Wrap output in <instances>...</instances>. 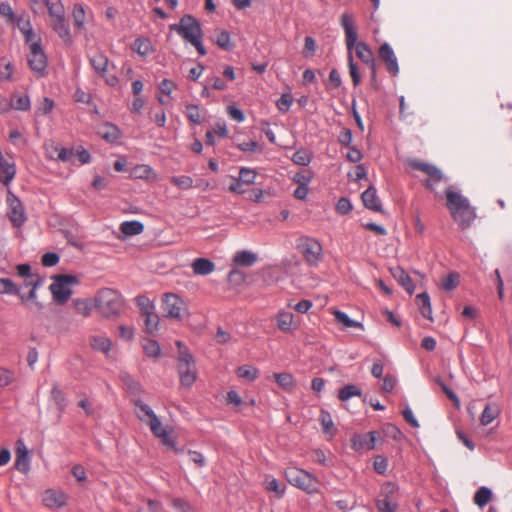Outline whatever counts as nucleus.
Instances as JSON below:
<instances>
[{"instance_id":"nucleus-1","label":"nucleus","mask_w":512,"mask_h":512,"mask_svg":"<svg viewBox=\"0 0 512 512\" xmlns=\"http://www.w3.org/2000/svg\"><path fill=\"white\" fill-rule=\"evenodd\" d=\"M30 7L35 14L47 12L49 26L65 43L71 42L70 29L61 0H30Z\"/></svg>"},{"instance_id":"nucleus-2","label":"nucleus","mask_w":512,"mask_h":512,"mask_svg":"<svg viewBox=\"0 0 512 512\" xmlns=\"http://www.w3.org/2000/svg\"><path fill=\"white\" fill-rule=\"evenodd\" d=\"M94 307L105 318L120 315L124 308V298L120 292L112 288L100 289L93 298Z\"/></svg>"},{"instance_id":"nucleus-3","label":"nucleus","mask_w":512,"mask_h":512,"mask_svg":"<svg viewBox=\"0 0 512 512\" xmlns=\"http://www.w3.org/2000/svg\"><path fill=\"white\" fill-rule=\"evenodd\" d=\"M284 475L291 485L308 494H316L320 492L318 479L306 470L291 466L285 469Z\"/></svg>"},{"instance_id":"nucleus-4","label":"nucleus","mask_w":512,"mask_h":512,"mask_svg":"<svg viewBox=\"0 0 512 512\" xmlns=\"http://www.w3.org/2000/svg\"><path fill=\"white\" fill-rule=\"evenodd\" d=\"M176 345L178 347V371L181 385L191 387L196 380L194 359L181 341H177Z\"/></svg>"},{"instance_id":"nucleus-5","label":"nucleus","mask_w":512,"mask_h":512,"mask_svg":"<svg viewBox=\"0 0 512 512\" xmlns=\"http://www.w3.org/2000/svg\"><path fill=\"white\" fill-rule=\"evenodd\" d=\"M296 248L309 266L316 267L322 261V245L315 238L301 236L297 240Z\"/></svg>"},{"instance_id":"nucleus-6","label":"nucleus","mask_w":512,"mask_h":512,"mask_svg":"<svg viewBox=\"0 0 512 512\" xmlns=\"http://www.w3.org/2000/svg\"><path fill=\"white\" fill-rule=\"evenodd\" d=\"M170 29L176 31L189 43L203 37L200 23L192 15H184L178 24L170 25Z\"/></svg>"},{"instance_id":"nucleus-7","label":"nucleus","mask_w":512,"mask_h":512,"mask_svg":"<svg viewBox=\"0 0 512 512\" xmlns=\"http://www.w3.org/2000/svg\"><path fill=\"white\" fill-rule=\"evenodd\" d=\"M398 487L392 482L381 486L380 494L375 501L378 512H396L398 509Z\"/></svg>"},{"instance_id":"nucleus-8","label":"nucleus","mask_w":512,"mask_h":512,"mask_svg":"<svg viewBox=\"0 0 512 512\" xmlns=\"http://www.w3.org/2000/svg\"><path fill=\"white\" fill-rule=\"evenodd\" d=\"M29 46L27 61L30 69L38 76L42 77L46 73L47 57L41 46V39L26 43Z\"/></svg>"},{"instance_id":"nucleus-9","label":"nucleus","mask_w":512,"mask_h":512,"mask_svg":"<svg viewBox=\"0 0 512 512\" xmlns=\"http://www.w3.org/2000/svg\"><path fill=\"white\" fill-rule=\"evenodd\" d=\"M78 283L74 275H57L54 282L50 285V291L54 300L59 303H65L71 296V287Z\"/></svg>"},{"instance_id":"nucleus-10","label":"nucleus","mask_w":512,"mask_h":512,"mask_svg":"<svg viewBox=\"0 0 512 512\" xmlns=\"http://www.w3.org/2000/svg\"><path fill=\"white\" fill-rule=\"evenodd\" d=\"M137 406V415L138 418L145 422L153 435L158 438L164 436V433L169 429L168 427H163L161 421L154 413V411L145 403L139 402L136 404Z\"/></svg>"},{"instance_id":"nucleus-11","label":"nucleus","mask_w":512,"mask_h":512,"mask_svg":"<svg viewBox=\"0 0 512 512\" xmlns=\"http://www.w3.org/2000/svg\"><path fill=\"white\" fill-rule=\"evenodd\" d=\"M162 309L165 316L171 319H181L187 312L184 300L175 293H165L163 295Z\"/></svg>"},{"instance_id":"nucleus-12","label":"nucleus","mask_w":512,"mask_h":512,"mask_svg":"<svg viewBox=\"0 0 512 512\" xmlns=\"http://www.w3.org/2000/svg\"><path fill=\"white\" fill-rule=\"evenodd\" d=\"M90 64L96 73L102 77L109 86H117L119 80L114 73L109 72V60L106 55L101 52H95L90 56Z\"/></svg>"},{"instance_id":"nucleus-13","label":"nucleus","mask_w":512,"mask_h":512,"mask_svg":"<svg viewBox=\"0 0 512 512\" xmlns=\"http://www.w3.org/2000/svg\"><path fill=\"white\" fill-rule=\"evenodd\" d=\"M7 203L9 207L8 217L12 222L13 226L21 227L26 221L24 208L18 198H16L11 192H8Z\"/></svg>"},{"instance_id":"nucleus-14","label":"nucleus","mask_w":512,"mask_h":512,"mask_svg":"<svg viewBox=\"0 0 512 512\" xmlns=\"http://www.w3.org/2000/svg\"><path fill=\"white\" fill-rule=\"evenodd\" d=\"M341 26L345 32V42L348 49V53H352V49L357 43V29L354 24V18L349 13H344L341 16Z\"/></svg>"},{"instance_id":"nucleus-15","label":"nucleus","mask_w":512,"mask_h":512,"mask_svg":"<svg viewBox=\"0 0 512 512\" xmlns=\"http://www.w3.org/2000/svg\"><path fill=\"white\" fill-rule=\"evenodd\" d=\"M42 502L49 509H59L66 505L67 495L63 491L47 489L42 494Z\"/></svg>"},{"instance_id":"nucleus-16","label":"nucleus","mask_w":512,"mask_h":512,"mask_svg":"<svg viewBox=\"0 0 512 512\" xmlns=\"http://www.w3.org/2000/svg\"><path fill=\"white\" fill-rule=\"evenodd\" d=\"M379 57L384 62L387 71L392 76H396L399 72V66L395 53L388 43H384L380 46Z\"/></svg>"},{"instance_id":"nucleus-17","label":"nucleus","mask_w":512,"mask_h":512,"mask_svg":"<svg viewBox=\"0 0 512 512\" xmlns=\"http://www.w3.org/2000/svg\"><path fill=\"white\" fill-rule=\"evenodd\" d=\"M378 434L376 431L366 434H355L351 440L353 449L356 451L374 449L378 440Z\"/></svg>"},{"instance_id":"nucleus-18","label":"nucleus","mask_w":512,"mask_h":512,"mask_svg":"<svg viewBox=\"0 0 512 512\" xmlns=\"http://www.w3.org/2000/svg\"><path fill=\"white\" fill-rule=\"evenodd\" d=\"M353 49H355L357 57L362 62H364L365 64H367L369 66V68L371 70V76L374 79L376 77L377 70H376L375 59H374L373 52L371 51V49L364 42H358V44L356 46H354Z\"/></svg>"},{"instance_id":"nucleus-19","label":"nucleus","mask_w":512,"mask_h":512,"mask_svg":"<svg viewBox=\"0 0 512 512\" xmlns=\"http://www.w3.org/2000/svg\"><path fill=\"white\" fill-rule=\"evenodd\" d=\"M5 105L1 107V112H7L13 108L20 111H27L30 108V99L24 94H14L10 100H3Z\"/></svg>"},{"instance_id":"nucleus-20","label":"nucleus","mask_w":512,"mask_h":512,"mask_svg":"<svg viewBox=\"0 0 512 512\" xmlns=\"http://www.w3.org/2000/svg\"><path fill=\"white\" fill-rule=\"evenodd\" d=\"M446 200V205L450 213L463 209L465 206L469 205L468 199L454 191L452 187H449L446 190Z\"/></svg>"},{"instance_id":"nucleus-21","label":"nucleus","mask_w":512,"mask_h":512,"mask_svg":"<svg viewBox=\"0 0 512 512\" xmlns=\"http://www.w3.org/2000/svg\"><path fill=\"white\" fill-rule=\"evenodd\" d=\"M452 218L459 224L462 229L469 227L474 221L476 214L471 205L465 206L463 209L453 211Z\"/></svg>"},{"instance_id":"nucleus-22","label":"nucleus","mask_w":512,"mask_h":512,"mask_svg":"<svg viewBox=\"0 0 512 512\" xmlns=\"http://www.w3.org/2000/svg\"><path fill=\"white\" fill-rule=\"evenodd\" d=\"M363 204L366 208L381 212L382 211V205L381 201L377 195V191L374 187L370 186L367 188L361 195Z\"/></svg>"},{"instance_id":"nucleus-23","label":"nucleus","mask_w":512,"mask_h":512,"mask_svg":"<svg viewBox=\"0 0 512 512\" xmlns=\"http://www.w3.org/2000/svg\"><path fill=\"white\" fill-rule=\"evenodd\" d=\"M391 274L393 278L410 294L412 295L415 290V285L411 279V277L406 273V271L397 266L391 268Z\"/></svg>"},{"instance_id":"nucleus-24","label":"nucleus","mask_w":512,"mask_h":512,"mask_svg":"<svg viewBox=\"0 0 512 512\" xmlns=\"http://www.w3.org/2000/svg\"><path fill=\"white\" fill-rule=\"evenodd\" d=\"M258 260L257 254L248 250H241L235 253L233 257L234 264L243 267L253 266Z\"/></svg>"},{"instance_id":"nucleus-25","label":"nucleus","mask_w":512,"mask_h":512,"mask_svg":"<svg viewBox=\"0 0 512 512\" xmlns=\"http://www.w3.org/2000/svg\"><path fill=\"white\" fill-rule=\"evenodd\" d=\"M0 169L4 174L3 184L8 187L16 173L15 163L0 153Z\"/></svg>"},{"instance_id":"nucleus-26","label":"nucleus","mask_w":512,"mask_h":512,"mask_svg":"<svg viewBox=\"0 0 512 512\" xmlns=\"http://www.w3.org/2000/svg\"><path fill=\"white\" fill-rule=\"evenodd\" d=\"M17 27L24 36L25 43H30L40 38L34 33L32 25L26 17L21 16L17 19Z\"/></svg>"},{"instance_id":"nucleus-27","label":"nucleus","mask_w":512,"mask_h":512,"mask_svg":"<svg viewBox=\"0 0 512 512\" xmlns=\"http://www.w3.org/2000/svg\"><path fill=\"white\" fill-rule=\"evenodd\" d=\"M89 345L93 350L107 354L111 349V341L104 335H92L89 337Z\"/></svg>"},{"instance_id":"nucleus-28","label":"nucleus","mask_w":512,"mask_h":512,"mask_svg":"<svg viewBox=\"0 0 512 512\" xmlns=\"http://www.w3.org/2000/svg\"><path fill=\"white\" fill-rule=\"evenodd\" d=\"M192 269L196 275H208L215 270V264L207 258H197L192 263Z\"/></svg>"},{"instance_id":"nucleus-29","label":"nucleus","mask_w":512,"mask_h":512,"mask_svg":"<svg viewBox=\"0 0 512 512\" xmlns=\"http://www.w3.org/2000/svg\"><path fill=\"white\" fill-rule=\"evenodd\" d=\"M265 489L269 492H274L278 498H281L286 490V485L279 482L271 475H266L264 478Z\"/></svg>"},{"instance_id":"nucleus-30","label":"nucleus","mask_w":512,"mask_h":512,"mask_svg":"<svg viewBox=\"0 0 512 512\" xmlns=\"http://www.w3.org/2000/svg\"><path fill=\"white\" fill-rule=\"evenodd\" d=\"M277 327L283 332H289L294 326V315L287 311H280L276 317Z\"/></svg>"},{"instance_id":"nucleus-31","label":"nucleus","mask_w":512,"mask_h":512,"mask_svg":"<svg viewBox=\"0 0 512 512\" xmlns=\"http://www.w3.org/2000/svg\"><path fill=\"white\" fill-rule=\"evenodd\" d=\"M416 300L422 316L428 320H433L430 297L428 293L423 292L418 294L416 296Z\"/></svg>"},{"instance_id":"nucleus-32","label":"nucleus","mask_w":512,"mask_h":512,"mask_svg":"<svg viewBox=\"0 0 512 512\" xmlns=\"http://www.w3.org/2000/svg\"><path fill=\"white\" fill-rule=\"evenodd\" d=\"M75 311L83 317H89L94 307L93 301L85 298H77L72 301Z\"/></svg>"},{"instance_id":"nucleus-33","label":"nucleus","mask_w":512,"mask_h":512,"mask_svg":"<svg viewBox=\"0 0 512 512\" xmlns=\"http://www.w3.org/2000/svg\"><path fill=\"white\" fill-rule=\"evenodd\" d=\"M331 313L334 315L336 321L338 323H341L344 328H359L364 329V326L362 323L352 320L348 317V315L340 310L333 309Z\"/></svg>"},{"instance_id":"nucleus-34","label":"nucleus","mask_w":512,"mask_h":512,"mask_svg":"<svg viewBox=\"0 0 512 512\" xmlns=\"http://www.w3.org/2000/svg\"><path fill=\"white\" fill-rule=\"evenodd\" d=\"M49 154L51 158H56L62 162H71L75 158V153L72 149L59 146H52Z\"/></svg>"},{"instance_id":"nucleus-35","label":"nucleus","mask_w":512,"mask_h":512,"mask_svg":"<svg viewBox=\"0 0 512 512\" xmlns=\"http://www.w3.org/2000/svg\"><path fill=\"white\" fill-rule=\"evenodd\" d=\"M144 317L145 331L148 334H155L158 331L160 318L155 310L142 315Z\"/></svg>"},{"instance_id":"nucleus-36","label":"nucleus","mask_w":512,"mask_h":512,"mask_svg":"<svg viewBox=\"0 0 512 512\" xmlns=\"http://www.w3.org/2000/svg\"><path fill=\"white\" fill-rule=\"evenodd\" d=\"M120 231L126 236H134L144 231V225L139 221H125L121 223Z\"/></svg>"},{"instance_id":"nucleus-37","label":"nucleus","mask_w":512,"mask_h":512,"mask_svg":"<svg viewBox=\"0 0 512 512\" xmlns=\"http://www.w3.org/2000/svg\"><path fill=\"white\" fill-rule=\"evenodd\" d=\"M499 408L495 404H487L480 416V423L484 426L489 425L499 416Z\"/></svg>"},{"instance_id":"nucleus-38","label":"nucleus","mask_w":512,"mask_h":512,"mask_svg":"<svg viewBox=\"0 0 512 512\" xmlns=\"http://www.w3.org/2000/svg\"><path fill=\"white\" fill-rule=\"evenodd\" d=\"M361 395L362 391L357 385L349 384L339 390L338 398L344 402L349 400L351 397H361Z\"/></svg>"},{"instance_id":"nucleus-39","label":"nucleus","mask_w":512,"mask_h":512,"mask_svg":"<svg viewBox=\"0 0 512 512\" xmlns=\"http://www.w3.org/2000/svg\"><path fill=\"white\" fill-rule=\"evenodd\" d=\"M142 347L145 352V354L148 357L157 358L160 356L161 349L160 345L157 341L153 339H144L142 342Z\"/></svg>"},{"instance_id":"nucleus-40","label":"nucleus","mask_w":512,"mask_h":512,"mask_svg":"<svg viewBox=\"0 0 512 512\" xmlns=\"http://www.w3.org/2000/svg\"><path fill=\"white\" fill-rule=\"evenodd\" d=\"M319 421L321 423L322 429L326 434L333 435L336 431L334 422L329 412L325 410H321Z\"/></svg>"},{"instance_id":"nucleus-41","label":"nucleus","mask_w":512,"mask_h":512,"mask_svg":"<svg viewBox=\"0 0 512 512\" xmlns=\"http://www.w3.org/2000/svg\"><path fill=\"white\" fill-rule=\"evenodd\" d=\"M72 18L75 28L83 29L85 23V10L81 4H75L72 10Z\"/></svg>"},{"instance_id":"nucleus-42","label":"nucleus","mask_w":512,"mask_h":512,"mask_svg":"<svg viewBox=\"0 0 512 512\" xmlns=\"http://www.w3.org/2000/svg\"><path fill=\"white\" fill-rule=\"evenodd\" d=\"M237 375L240 378L254 381L259 376V370L250 365H242L237 369Z\"/></svg>"},{"instance_id":"nucleus-43","label":"nucleus","mask_w":512,"mask_h":512,"mask_svg":"<svg viewBox=\"0 0 512 512\" xmlns=\"http://www.w3.org/2000/svg\"><path fill=\"white\" fill-rule=\"evenodd\" d=\"M492 497L491 490L487 487L479 488L474 495V502L479 507H484Z\"/></svg>"},{"instance_id":"nucleus-44","label":"nucleus","mask_w":512,"mask_h":512,"mask_svg":"<svg viewBox=\"0 0 512 512\" xmlns=\"http://www.w3.org/2000/svg\"><path fill=\"white\" fill-rule=\"evenodd\" d=\"M276 382L285 390H291L295 386V381L290 373H275Z\"/></svg>"},{"instance_id":"nucleus-45","label":"nucleus","mask_w":512,"mask_h":512,"mask_svg":"<svg viewBox=\"0 0 512 512\" xmlns=\"http://www.w3.org/2000/svg\"><path fill=\"white\" fill-rule=\"evenodd\" d=\"M132 48L141 56L149 55L152 52L151 42L148 39H136L133 43Z\"/></svg>"},{"instance_id":"nucleus-46","label":"nucleus","mask_w":512,"mask_h":512,"mask_svg":"<svg viewBox=\"0 0 512 512\" xmlns=\"http://www.w3.org/2000/svg\"><path fill=\"white\" fill-rule=\"evenodd\" d=\"M429 179L426 181V187L430 190L434 189V185L439 183L442 178L443 174L439 168H437L435 165L431 166V169L426 174Z\"/></svg>"},{"instance_id":"nucleus-47","label":"nucleus","mask_w":512,"mask_h":512,"mask_svg":"<svg viewBox=\"0 0 512 512\" xmlns=\"http://www.w3.org/2000/svg\"><path fill=\"white\" fill-rule=\"evenodd\" d=\"M51 398L59 408V410H64L66 407V397L64 392L59 388V386L55 383L51 389Z\"/></svg>"},{"instance_id":"nucleus-48","label":"nucleus","mask_w":512,"mask_h":512,"mask_svg":"<svg viewBox=\"0 0 512 512\" xmlns=\"http://www.w3.org/2000/svg\"><path fill=\"white\" fill-rule=\"evenodd\" d=\"M0 294L19 295V288L8 278H0Z\"/></svg>"},{"instance_id":"nucleus-49","label":"nucleus","mask_w":512,"mask_h":512,"mask_svg":"<svg viewBox=\"0 0 512 512\" xmlns=\"http://www.w3.org/2000/svg\"><path fill=\"white\" fill-rule=\"evenodd\" d=\"M136 305L139 308L141 315H144L155 310L153 302L147 296L144 295L136 297Z\"/></svg>"},{"instance_id":"nucleus-50","label":"nucleus","mask_w":512,"mask_h":512,"mask_svg":"<svg viewBox=\"0 0 512 512\" xmlns=\"http://www.w3.org/2000/svg\"><path fill=\"white\" fill-rule=\"evenodd\" d=\"M382 433L385 437L400 441L403 438L401 430L394 424L387 423L382 427Z\"/></svg>"},{"instance_id":"nucleus-51","label":"nucleus","mask_w":512,"mask_h":512,"mask_svg":"<svg viewBox=\"0 0 512 512\" xmlns=\"http://www.w3.org/2000/svg\"><path fill=\"white\" fill-rule=\"evenodd\" d=\"M170 181L181 190H188L193 187V179L190 176H173Z\"/></svg>"},{"instance_id":"nucleus-52","label":"nucleus","mask_w":512,"mask_h":512,"mask_svg":"<svg viewBox=\"0 0 512 512\" xmlns=\"http://www.w3.org/2000/svg\"><path fill=\"white\" fill-rule=\"evenodd\" d=\"M216 44L223 50L229 51L234 45L230 41V35L226 31H218L216 34Z\"/></svg>"},{"instance_id":"nucleus-53","label":"nucleus","mask_w":512,"mask_h":512,"mask_svg":"<svg viewBox=\"0 0 512 512\" xmlns=\"http://www.w3.org/2000/svg\"><path fill=\"white\" fill-rule=\"evenodd\" d=\"M172 428L169 427V429L164 433V436L158 437L160 439L161 443L164 446H167L168 448H171L175 453H181L182 450L179 449L176 446V440L174 437H172Z\"/></svg>"},{"instance_id":"nucleus-54","label":"nucleus","mask_w":512,"mask_h":512,"mask_svg":"<svg viewBox=\"0 0 512 512\" xmlns=\"http://www.w3.org/2000/svg\"><path fill=\"white\" fill-rule=\"evenodd\" d=\"M459 274L452 272L442 279V288L446 291L455 289L459 284Z\"/></svg>"},{"instance_id":"nucleus-55","label":"nucleus","mask_w":512,"mask_h":512,"mask_svg":"<svg viewBox=\"0 0 512 512\" xmlns=\"http://www.w3.org/2000/svg\"><path fill=\"white\" fill-rule=\"evenodd\" d=\"M256 177L257 173L253 169L242 167L239 171L238 179H240L241 183L251 185L255 182Z\"/></svg>"},{"instance_id":"nucleus-56","label":"nucleus","mask_w":512,"mask_h":512,"mask_svg":"<svg viewBox=\"0 0 512 512\" xmlns=\"http://www.w3.org/2000/svg\"><path fill=\"white\" fill-rule=\"evenodd\" d=\"M133 176L139 179H149L154 175L153 169L149 165H138L133 169Z\"/></svg>"},{"instance_id":"nucleus-57","label":"nucleus","mask_w":512,"mask_h":512,"mask_svg":"<svg viewBox=\"0 0 512 512\" xmlns=\"http://www.w3.org/2000/svg\"><path fill=\"white\" fill-rule=\"evenodd\" d=\"M104 129H105V131L101 132V135L105 140H107L109 142H114L119 138L120 132H119V129L115 125L106 124L104 126Z\"/></svg>"},{"instance_id":"nucleus-58","label":"nucleus","mask_w":512,"mask_h":512,"mask_svg":"<svg viewBox=\"0 0 512 512\" xmlns=\"http://www.w3.org/2000/svg\"><path fill=\"white\" fill-rule=\"evenodd\" d=\"M185 115L189 119L190 122L194 124H200L201 123V115L200 110L197 105H187L185 109Z\"/></svg>"},{"instance_id":"nucleus-59","label":"nucleus","mask_w":512,"mask_h":512,"mask_svg":"<svg viewBox=\"0 0 512 512\" xmlns=\"http://www.w3.org/2000/svg\"><path fill=\"white\" fill-rule=\"evenodd\" d=\"M292 161L295 164L306 166L311 162V156L308 151L301 149L293 154Z\"/></svg>"},{"instance_id":"nucleus-60","label":"nucleus","mask_w":512,"mask_h":512,"mask_svg":"<svg viewBox=\"0 0 512 512\" xmlns=\"http://www.w3.org/2000/svg\"><path fill=\"white\" fill-rule=\"evenodd\" d=\"M293 103V97L291 94H283L276 102V106L279 111L286 113Z\"/></svg>"},{"instance_id":"nucleus-61","label":"nucleus","mask_w":512,"mask_h":512,"mask_svg":"<svg viewBox=\"0 0 512 512\" xmlns=\"http://www.w3.org/2000/svg\"><path fill=\"white\" fill-rule=\"evenodd\" d=\"M12 75V64L6 58L0 59V79L10 80Z\"/></svg>"},{"instance_id":"nucleus-62","label":"nucleus","mask_w":512,"mask_h":512,"mask_svg":"<svg viewBox=\"0 0 512 512\" xmlns=\"http://www.w3.org/2000/svg\"><path fill=\"white\" fill-rule=\"evenodd\" d=\"M15 381V374L7 368H0V387H6Z\"/></svg>"},{"instance_id":"nucleus-63","label":"nucleus","mask_w":512,"mask_h":512,"mask_svg":"<svg viewBox=\"0 0 512 512\" xmlns=\"http://www.w3.org/2000/svg\"><path fill=\"white\" fill-rule=\"evenodd\" d=\"M15 468L18 471H20L24 474H27L30 470V457L29 456H16Z\"/></svg>"},{"instance_id":"nucleus-64","label":"nucleus","mask_w":512,"mask_h":512,"mask_svg":"<svg viewBox=\"0 0 512 512\" xmlns=\"http://www.w3.org/2000/svg\"><path fill=\"white\" fill-rule=\"evenodd\" d=\"M118 335L124 341H131L134 338V327L129 325H120Z\"/></svg>"}]
</instances>
